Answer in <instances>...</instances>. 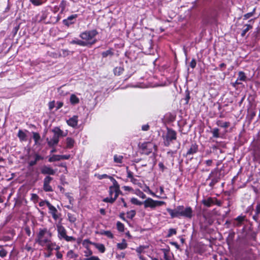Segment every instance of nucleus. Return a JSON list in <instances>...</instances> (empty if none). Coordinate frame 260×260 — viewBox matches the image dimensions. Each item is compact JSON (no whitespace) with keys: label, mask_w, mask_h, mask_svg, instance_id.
Returning a JSON list of instances; mask_svg holds the SVG:
<instances>
[{"label":"nucleus","mask_w":260,"mask_h":260,"mask_svg":"<svg viewBox=\"0 0 260 260\" xmlns=\"http://www.w3.org/2000/svg\"><path fill=\"white\" fill-rule=\"evenodd\" d=\"M41 172L42 174L53 175L55 174V170L48 166H44L41 169Z\"/></svg>","instance_id":"obj_13"},{"label":"nucleus","mask_w":260,"mask_h":260,"mask_svg":"<svg viewBox=\"0 0 260 260\" xmlns=\"http://www.w3.org/2000/svg\"><path fill=\"white\" fill-rule=\"evenodd\" d=\"M85 256L87 257L90 256L92 254V252L91 250L87 249L86 251H84Z\"/></svg>","instance_id":"obj_54"},{"label":"nucleus","mask_w":260,"mask_h":260,"mask_svg":"<svg viewBox=\"0 0 260 260\" xmlns=\"http://www.w3.org/2000/svg\"><path fill=\"white\" fill-rule=\"evenodd\" d=\"M46 249L51 252L53 250H55L57 251H59L58 250L60 249V247L59 245H56V243L54 242H51L48 245L47 247L46 248Z\"/></svg>","instance_id":"obj_20"},{"label":"nucleus","mask_w":260,"mask_h":260,"mask_svg":"<svg viewBox=\"0 0 260 260\" xmlns=\"http://www.w3.org/2000/svg\"><path fill=\"white\" fill-rule=\"evenodd\" d=\"M78 17V14H73L69 16L67 19L63 20L62 22L64 25L69 26L75 22V20Z\"/></svg>","instance_id":"obj_12"},{"label":"nucleus","mask_w":260,"mask_h":260,"mask_svg":"<svg viewBox=\"0 0 260 260\" xmlns=\"http://www.w3.org/2000/svg\"><path fill=\"white\" fill-rule=\"evenodd\" d=\"M138 196L142 199H145L146 198V194L141 191H139Z\"/></svg>","instance_id":"obj_61"},{"label":"nucleus","mask_w":260,"mask_h":260,"mask_svg":"<svg viewBox=\"0 0 260 260\" xmlns=\"http://www.w3.org/2000/svg\"><path fill=\"white\" fill-rule=\"evenodd\" d=\"M85 260H101L98 256H91L90 257L86 258Z\"/></svg>","instance_id":"obj_56"},{"label":"nucleus","mask_w":260,"mask_h":260,"mask_svg":"<svg viewBox=\"0 0 260 260\" xmlns=\"http://www.w3.org/2000/svg\"><path fill=\"white\" fill-rule=\"evenodd\" d=\"M247 79V78L246 76L245 73L242 71H240L238 73V77L236 81V83L238 84H241V81H246Z\"/></svg>","instance_id":"obj_21"},{"label":"nucleus","mask_w":260,"mask_h":260,"mask_svg":"<svg viewBox=\"0 0 260 260\" xmlns=\"http://www.w3.org/2000/svg\"><path fill=\"white\" fill-rule=\"evenodd\" d=\"M67 257L69 259H75L78 257V254L75 253L73 250H70L67 253Z\"/></svg>","instance_id":"obj_24"},{"label":"nucleus","mask_w":260,"mask_h":260,"mask_svg":"<svg viewBox=\"0 0 260 260\" xmlns=\"http://www.w3.org/2000/svg\"><path fill=\"white\" fill-rule=\"evenodd\" d=\"M177 231L175 229H170L168 231V233L167 235V237L170 238L173 235H175Z\"/></svg>","instance_id":"obj_42"},{"label":"nucleus","mask_w":260,"mask_h":260,"mask_svg":"<svg viewBox=\"0 0 260 260\" xmlns=\"http://www.w3.org/2000/svg\"><path fill=\"white\" fill-rule=\"evenodd\" d=\"M245 216H239L234 219L233 221V225L234 226L240 227L243 224Z\"/></svg>","instance_id":"obj_19"},{"label":"nucleus","mask_w":260,"mask_h":260,"mask_svg":"<svg viewBox=\"0 0 260 260\" xmlns=\"http://www.w3.org/2000/svg\"><path fill=\"white\" fill-rule=\"evenodd\" d=\"M131 202L132 204L136 205H141L142 204H143V202H142L140 201H139L137 198H132L131 200Z\"/></svg>","instance_id":"obj_44"},{"label":"nucleus","mask_w":260,"mask_h":260,"mask_svg":"<svg viewBox=\"0 0 260 260\" xmlns=\"http://www.w3.org/2000/svg\"><path fill=\"white\" fill-rule=\"evenodd\" d=\"M111 181L113 185L109 187V196L113 197L114 196V198L117 199L119 194L121 193V191L120 190V186L117 181L114 178H111Z\"/></svg>","instance_id":"obj_5"},{"label":"nucleus","mask_w":260,"mask_h":260,"mask_svg":"<svg viewBox=\"0 0 260 260\" xmlns=\"http://www.w3.org/2000/svg\"><path fill=\"white\" fill-rule=\"evenodd\" d=\"M7 251L4 249H2L1 250H0V256L1 257H5L7 255Z\"/></svg>","instance_id":"obj_51"},{"label":"nucleus","mask_w":260,"mask_h":260,"mask_svg":"<svg viewBox=\"0 0 260 260\" xmlns=\"http://www.w3.org/2000/svg\"><path fill=\"white\" fill-rule=\"evenodd\" d=\"M52 233L47 228H40L37 234L35 241L42 247H47L51 242Z\"/></svg>","instance_id":"obj_2"},{"label":"nucleus","mask_w":260,"mask_h":260,"mask_svg":"<svg viewBox=\"0 0 260 260\" xmlns=\"http://www.w3.org/2000/svg\"><path fill=\"white\" fill-rule=\"evenodd\" d=\"M47 16V14L46 12H42L41 15L40 16V18L39 19V20H38V21H42L43 20H44L46 18Z\"/></svg>","instance_id":"obj_50"},{"label":"nucleus","mask_w":260,"mask_h":260,"mask_svg":"<svg viewBox=\"0 0 260 260\" xmlns=\"http://www.w3.org/2000/svg\"><path fill=\"white\" fill-rule=\"evenodd\" d=\"M256 214H260V203H258L255 208Z\"/></svg>","instance_id":"obj_57"},{"label":"nucleus","mask_w":260,"mask_h":260,"mask_svg":"<svg viewBox=\"0 0 260 260\" xmlns=\"http://www.w3.org/2000/svg\"><path fill=\"white\" fill-rule=\"evenodd\" d=\"M216 124L220 127L223 128H228L230 125V122H224L222 120H218L216 121Z\"/></svg>","instance_id":"obj_23"},{"label":"nucleus","mask_w":260,"mask_h":260,"mask_svg":"<svg viewBox=\"0 0 260 260\" xmlns=\"http://www.w3.org/2000/svg\"><path fill=\"white\" fill-rule=\"evenodd\" d=\"M136 211L134 210L128 211L126 213L127 217L129 219H133L136 215Z\"/></svg>","instance_id":"obj_43"},{"label":"nucleus","mask_w":260,"mask_h":260,"mask_svg":"<svg viewBox=\"0 0 260 260\" xmlns=\"http://www.w3.org/2000/svg\"><path fill=\"white\" fill-rule=\"evenodd\" d=\"M61 160L60 155H53L51 156H50L48 159L49 162H54L56 161H59Z\"/></svg>","instance_id":"obj_30"},{"label":"nucleus","mask_w":260,"mask_h":260,"mask_svg":"<svg viewBox=\"0 0 260 260\" xmlns=\"http://www.w3.org/2000/svg\"><path fill=\"white\" fill-rule=\"evenodd\" d=\"M211 133L213 135V137L214 138H219V129L218 128H214L212 131Z\"/></svg>","instance_id":"obj_35"},{"label":"nucleus","mask_w":260,"mask_h":260,"mask_svg":"<svg viewBox=\"0 0 260 260\" xmlns=\"http://www.w3.org/2000/svg\"><path fill=\"white\" fill-rule=\"evenodd\" d=\"M127 246V244L124 239H122L121 243H117V248L120 250L125 249L126 248Z\"/></svg>","instance_id":"obj_25"},{"label":"nucleus","mask_w":260,"mask_h":260,"mask_svg":"<svg viewBox=\"0 0 260 260\" xmlns=\"http://www.w3.org/2000/svg\"><path fill=\"white\" fill-rule=\"evenodd\" d=\"M167 211L169 212L172 218L183 217L190 219L193 216L192 209L189 206L184 207L181 205L177 206L174 209L167 208Z\"/></svg>","instance_id":"obj_1"},{"label":"nucleus","mask_w":260,"mask_h":260,"mask_svg":"<svg viewBox=\"0 0 260 260\" xmlns=\"http://www.w3.org/2000/svg\"><path fill=\"white\" fill-rule=\"evenodd\" d=\"M198 151V145L196 143H192L190 148L186 152V156L192 155Z\"/></svg>","instance_id":"obj_18"},{"label":"nucleus","mask_w":260,"mask_h":260,"mask_svg":"<svg viewBox=\"0 0 260 260\" xmlns=\"http://www.w3.org/2000/svg\"><path fill=\"white\" fill-rule=\"evenodd\" d=\"M98 34L96 30H91L82 32L80 35V37L86 41L92 40Z\"/></svg>","instance_id":"obj_8"},{"label":"nucleus","mask_w":260,"mask_h":260,"mask_svg":"<svg viewBox=\"0 0 260 260\" xmlns=\"http://www.w3.org/2000/svg\"><path fill=\"white\" fill-rule=\"evenodd\" d=\"M255 12V8L253 9V11L251 12H249L248 13L245 14L244 15V19H247L249 18L250 17H252Z\"/></svg>","instance_id":"obj_46"},{"label":"nucleus","mask_w":260,"mask_h":260,"mask_svg":"<svg viewBox=\"0 0 260 260\" xmlns=\"http://www.w3.org/2000/svg\"><path fill=\"white\" fill-rule=\"evenodd\" d=\"M196 66V61L195 59H193L190 62V66L191 68L193 69L195 68Z\"/></svg>","instance_id":"obj_58"},{"label":"nucleus","mask_w":260,"mask_h":260,"mask_svg":"<svg viewBox=\"0 0 260 260\" xmlns=\"http://www.w3.org/2000/svg\"><path fill=\"white\" fill-rule=\"evenodd\" d=\"M48 203H50L47 201H42L39 203V206L40 207H42L46 205L48 207Z\"/></svg>","instance_id":"obj_55"},{"label":"nucleus","mask_w":260,"mask_h":260,"mask_svg":"<svg viewBox=\"0 0 260 260\" xmlns=\"http://www.w3.org/2000/svg\"><path fill=\"white\" fill-rule=\"evenodd\" d=\"M66 6V3L64 1H62L59 5V7L61 9V12H63Z\"/></svg>","instance_id":"obj_52"},{"label":"nucleus","mask_w":260,"mask_h":260,"mask_svg":"<svg viewBox=\"0 0 260 260\" xmlns=\"http://www.w3.org/2000/svg\"><path fill=\"white\" fill-rule=\"evenodd\" d=\"M253 160L260 161V142L254 147L253 152Z\"/></svg>","instance_id":"obj_14"},{"label":"nucleus","mask_w":260,"mask_h":260,"mask_svg":"<svg viewBox=\"0 0 260 260\" xmlns=\"http://www.w3.org/2000/svg\"><path fill=\"white\" fill-rule=\"evenodd\" d=\"M123 159V156L121 155H115L114 156V161L117 163H121Z\"/></svg>","instance_id":"obj_45"},{"label":"nucleus","mask_w":260,"mask_h":260,"mask_svg":"<svg viewBox=\"0 0 260 260\" xmlns=\"http://www.w3.org/2000/svg\"><path fill=\"white\" fill-rule=\"evenodd\" d=\"M95 42H96V40H94L93 41L90 43V45L93 44L95 43ZM70 44H77L81 46H86L89 44V43H88L86 41H82L81 40L76 39H74V40H73L72 41H71L70 42Z\"/></svg>","instance_id":"obj_15"},{"label":"nucleus","mask_w":260,"mask_h":260,"mask_svg":"<svg viewBox=\"0 0 260 260\" xmlns=\"http://www.w3.org/2000/svg\"><path fill=\"white\" fill-rule=\"evenodd\" d=\"M205 163L207 166H211L213 164V161L212 159H208L206 160Z\"/></svg>","instance_id":"obj_60"},{"label":"nucleus","mask_w":260,"mask_h":260,"mask_svg":"<svg viewBox=\"0 0 260 260\" xmlns=\"http://www.w3.org/2000/svg\"><path fill=\"white\" fill-rule=\"evenodd\" d=\"M116 200V199H115V198L109 196V197L104 198L103 200V201L106 203H113Z\"/></svg>","instance_id":"obj_37"},{"label":"nucleus","mask_w":260,"mask_h":260,"mask_svg":"<svg viewBox=\"0 0 260 260\" xmlns=\"http://www.w3.org/2000/svg\"><path fill=\"white\" fill-rule=\"evenodd\" d=\"M48 208L49 210V212L52 215L53 218L55 220H57L58 218V216L57 215V210L50 203H48Z\"/></svg>","instance_id":"obj_17"},{"label":"nucleus","mask_w":260,"mask_h":260,"mask_svg":"<svg viewBox=\"0 0 260 260\" xmlns=\"http://www.w3.org/2000/svg\"><path fill=\"white\" fill-rule=\"evenodd\" d=\"M43 189L46 192H51L53 191V189L50 185V184L43 183Z\"/></svg>","instance_id":"obj_39"},{"label":"nucleus","mask_w":260,"mask_h":260,"mask_svg":"<svg viewBox=\"0 0 260 260\" xmlns=\"http://www.w3.org/2000/svg\"><path fill=\"white\" fill-rule=\"evenodd\" d=\"M67 242H75L76 238L72 236H68L67 235L63 238Z\"/></svg>","instance_id":"obj_47"},{"label":"nucleus","mask_w":260,"mask_h":260,"mask_svg":"<svg viewBox=\"0 0 260 260\" xmlns=\"http://www.w3.org/2000/svg\"><path fill=\"white\" fill-rule=\"evenodd\" d=\"M245 26L246 27V28L242 30L241 33L242 37H244L246 34L252 28V26L250 24H246Z\"/></svg>","instance_id":"obj_34"},{"label":"nucleus","mask_w":260,"mask_h":260,"mask_svg":"<svg viewBox=\"0 0 260 260\" xmlns=\"http://www.w3.org/2000/svg\"><path fill=\"white\" fill-rule=\"evenodd\" d=\"M158 167L159 169L161 170L162 171H164V170L166 169V167L164 165L163 163L161 162H159Z\"/></svg>","instance_id":"obj_64"},{"label":"nucleus","mask_w":260,"mask_h":260,"mask_svg":"<svg viewBox=\"0 0 260 260\" xmlns=\"http://www.w3.org/2000/svg\"><path fill=\"white\" fill-rule=\"evenodd\" d=\"M54 135L50 140L47 139V144L49 147L56 145L60 137L63 136V132L58 127H55L52 130Z\"/></svg>","instance_id":"obj_3"},{"label":"nucleus","mask_w":260,"mask_h":260,"mask_svg":"<svg viewBox=\"0 0 260 260\" xmlns=\"http://www.w3.org/2000/svg\"><path fill=\"white\" fill-rule=\"evenodd\" d=\"M55 107V102L52 101L49 103V108L50 110H52Z\"/></svg>","instance_id":"obj_62"},{"label":"nucleus","mask_w":260,"mask_h":260,"mask_svg":"<svg viewBox=\"0 0 260 260\" xmlns=\"http://www.w3.org/2000/svg\"><path fill=\"white\" fill-rule=\"evenodd\" d=\"M123 69L121 67H116L114 69V73L115 75L119 76L122 73Z\"/></svg>","instance_id":"obj_38"},{"label":"nucleus","mask_w":260,"mask_h":260,"mask_svg":"<svg viewBox=\"0 0 260 260\" xmlns=\"http://www.w3.org/2000/svg\"><path fill=\"white\" fill-rule=\"evenodd\" d=\"M17 136L21 141H26L27 140L26 134L22 130H19Z\"/></svg>","instance_id":"obj_26"},{"label":"nucleus","mask_w":260,"mask_h":260,"mask_svg":"<svg viewBox=\"0 0 260 260\" xmlns=\"http://www.w3.org/2000/svg\"><path fill=\"white\" fill-rule=\"evenodd\" d=\"M165 204V202L161 201H155L150 198H147L143 202L144 207L154 209L158 206H161Z\"/></svg>","instance_id":"obj_7"},{"label":"nucleus","mask_w":260,"mask_h":260,"mask_svg":"<svg viewBox=\"0 0 260 260\" xmlns=\"http://www.w3.org/2000/svg\"><path fill=\"white\" fill-rule=\"evenodd\" d=\"M117 229L119 232H122L124 230V224L120 221H117L116 223Z\"/></svg>","instance_id":"obj_36"},{"label":"nucleus","mask_w":260,"mask_h":260,"mask_svg":"<svg viewBox=\"0 0 260 260\" xmlns=\"http://www.w3.org/2000/svg\"><path fill=\"white\" fill-rule=\"evenodd\" d=\"M146 248V247L145 246H140L139 247L137 248L136 250L137 253H138L139 254H141V253L144 252V250Z\"/></svg>","instance_id":"obj_49"},{"label":"nucleus","mask_w":260,"mask_h":260,"mask_svg":"<svg viewBox=\"0 0 260 260\" xmlns=\"http://www.w3.org/2000/svg\"><path fill=\"white\" fill-rule=\"evenodd\" d=\"M143 150L147 154L152 152L153 150H156V146L155 144L152 142H147L144 143L142 145Z\"/></svg>","instance_id":"obj_9"},{"label":"nucleus","mask_w":260,"mask_h":260,"mask_svg":"<svg viewBox=\"0 0 260 260\" xmlns=\"http://www.w3.org/2000/svg\"><path fill=\"white\" fill-rule=\"evenodd\" d=\"M202 203L205 206L209 207L215 204V199L210 197L207 199L203 200Z\"/></svg>","instance_id":"obj_22"},{"label":"nucleus","mask_w":260,"mask_h":260,"mask_svg":"<svg viewBox=\"0 0 260 260\" xmlns=\"http://www.w3.org/2000/svg\"><path fill=\"white\" fill-rule=\"evenodd\" d=\"M63 106V103L61 102H57L56 104V110H58L61 108Z\"/></svg>","instance_id":"obj_59"},{"label":"nucleus","mask_w":260,"mask_h":260,"mask_svg":"<svg viewBox=\"0 0 260 260\" xmlns=\"http://www.w3.org/2000/svg\"><path fill=\"white\" fill-rule=\"evenodd\" d=\"M32 138L35 141V144H38V142L41 139L40 134L36 132H32Z\"/></svg>","instance_id":"obj_33"},{"label":"nucleus","mask_w":260,"mask_h":260,"mask_svg":"<svg viewBox=\"0 0 260 260\" xmlns=\"http://www.w3.org/2000/svg\"><path fill=\"white\" fill-rule=\"evenodd\" d=\"M100 234L101 235H105L110 239H112L114 237L113 234L110 231L101 230Z\"/></svg>","instance_id":"obj_27"},{"label":"nucleus","mask_w":260,"mask_h":260,"mask_svg":"<svg viewBox=\"0 0 260 260\" xmlns=\"http://www.w3.org/2000/svg\"><path fill=\"white\" fill-rule=\"evenodd\" d=\"M57 231V237L59 240L63 239V238L67 235V231L64 226L62 225L60 222L56 224Z\"/></svg>","instance_id":"obj_11"},{"label":"nucleus","mask_w":260,"mask_h":260,"mask_svg":"<svg viewBox=\"0 0 260 260\" xmlns=\"http://www.w3.org/2000/svg\"><path fill=\"white\" fill-rule=\"evenodd\" d=\"M96 176H97L98 178L100 180L105 179V178H108L111 181V178H114L113 177L109 176L105 174H102V175L98 174V175H96Z\"/></svg>","instance_id":"obj_41"},{"label":"nucleus","mask_w":260,"mask_h":260,"mask_svg":"<svg viewBox=\"0 0 260 260\" xmlns=\"http://www.w3.org/2000/svg\"><path fill=\"white\" fill-rule=\"evenodd\" d=\"M114 55V52L112 51V49H109L106 51L102 53V55L103 58L107 57L108 56H112Z\"/></svg>","instance_id":"obj_32"},{"label":"nucleus","mask_w":260,"mask_h":260,"mask_svg":"<svg viewBox=\"0 0 260 260\" xmlns=\"http://www.w3.org/2000/svg\"><path fill=\"white\" fill-rule=\"evenodd\" d=\"M190 99L189 92L188 91H186V96L185 98V100L186 101V104H188L189 102V101Z\"/></svg>","instance_id":"obj_53"},{"label":"nucleus","mask_w":260,"mask_h":260,"mask_svg":"<svg viewBox=\"0 0 260 260\" xmlns=\"http://www.w3.org/2000/svg\"><path fill=\"white\" fill-rule=\"evenodd\" d=\"M94 245L101 253H104L105 251V247L103 244L94 243Z\"/></svg>","instance_id":"obj_31"},{"label":"nucleus","mask_w":260,"mask_h":260,"mask_svg":"<svg viewBox=\"0 0 260 260\" xmlns=\"http://www.w3.org/2000/svg\"><path fill=\"white\" fill-rule=\"evenodd\" d=\"M43 159V157L37 153H34V154L29 155L28 164L29 166L32 167L35 166L38 161L42 160Z\"/></svg>","instance_id":"obj_10"},{"label":"nucleus","mask_w":260,"mask_h":260,"mask_svg":"<svg viewBox=\"0 0 260 260\" xmlns=\"http://www.w3.org/2000/svg\"><path fill=\"white\" fill-rule=\"evenodd\" d=\"M67 124L73 127H76L78 123V117L77 115H74L73 117L70 118L68 120H67Z\"/></svg>","instance_id":"obj_16"},{"label":"nucleus","mask_w":260,"mask_h":260,"mask_svg":"<svg viewBox=\"0 0 260 260\" xmlns=\"http://www.w3.org/2000/svg\"><path fill=\"white\" fill-rule=\"evenodd\" d=\"M53 180V178L49 176H47L46 177H45L44 179V181H43V183L44 184H50V183L51 182V181Z\"/></svg>","instance_id":"obj_48"},{"label":"nucleus","mask_w":260,"mask_h":260,"mask_svg":"<svg viewBox=\"0 0 260 260\" xmlns=\"http://www.w3.org/2000/svg\"><path fill=\"white\" fill-rule=\"evenodd\" d=\"M164 145L166 146H169L171 142L176 139L177 133L172 128H167V131L165 135L162 136Z\"/></svg>","instance_id":"obj_4"},{"label":"nucleus","mask_w":260,"mask_h":260,"mask_svg":"<svg viewBox=\"0 0 260 260\" xmlns=\"http://www.w3.org/2000/svg\"><path fill=\"white\" fill-rule=\"evenodd\" d=\"M75 141L74 139L68 137L66 139L67 147L71 148L74 146Z\"/></svg>","instance_id":"obj_28"},{"label":"nucleus","mask_w":260,"mask_h":260,"mask_svg":"<svg viewBox=\"0 0 260 260\" xmlns=\"http://www.w3.org/2000/svg\"><path fill=\"white\" fill-rule=\"evenodd\" d=\"M70 102L73 105H75L79 102V98L75 94H73L70 96Z\"/></svg>","instance_id":"obj_29"},{"label":"nucleus","mask_w":260,"mask_h":260,"mask_svg":"<svg viewBox=\"0 0 260 260\" xmlns=\"http://www.w3.org/2000/svg\"><path fill=\"white\" fill-rule=\"evenodd\" d=\"M30 2L35 6H39L44 3L43 0H29Z\"/></svg>","instance_id":"obj_40"},{"label":"nucleus","mask_w":260,"mask_h":260,"mask_svg":"<svg viewBox=\"0 0 260 260\" xmlns=\"http://www.w3.org/2000/svg\"><path fill=\"white\" fill-rule=\"evenodd\" d=\"M207 179H211L209 185L211 187L214 186L220 179V171L217 168L214 169L211 171Z\"/></svg>","instance_id":"obj_6"},{"label":"nucleus","mask_w":260,"mask_h":260,"mask_svg":"<svg viewBox=\"0 0 260 260\" xmlns=\"http://www.w3.org/2000/svg\"><path fill=\"white\" fill-rule=\"evenodd\" d=\"M39 198V197L37 194L35 193H32L31 194V199L32 200H37Z\"/></svg>","instance_id":"obj_63"}]
</instances>
